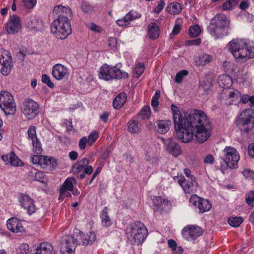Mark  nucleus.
Returning <instances> with one entry per match:
<instances>
[{
	"mask_svg": "<svg viewBox=\"0 0 254 254\" xmlns=\"http://www.w3.org/2000/svg\"><path fill=\"white\" fill-rule=\"evenodd\" d=\"M176 137L182 142L188 143L194 136L200 143L205 142L210 136L211 124L206 115L200 110L181 113L178 107L171 105Z\"/></svg>",
	"mask_w": 254,
	"mask_h": 254,
	"instance_id": "obj_1",
	"label": "nucleus"
},
{
	"mask_svg": "<svg viewBox=\"0 0 254 254\" xmlns=\"http://www.w3.org/2000/svg\"><path fill=\"white\" fill-rule=\"evenodd\" d=\"M228 48L237 62L244 63L254 58V47L243 40H233L229 42Z\"/></svg>",
	"mask_w": 254,
	"mask_h": 254,
	"instance_id": "obj_2",
	"label": "nucleus"
},
{
	"mask_svg": "<svg viewBox=\"0 0 254 254\" xmlns=\"http://www.w3.org/2000/svg\"><path fill=\"white\" fill-rule=\"evenodd\" d=\"M230 27V19L225 14L220 13L211 20L207 31L212 37L217 40L228 35Z\"/></svg>",
	"mask_w": 254,
	"mask_h": 254,
	"instance_id": "obj_3",
	"label": "nucleus"
},
{
	"mask_svg": "<svg viewBox=\"0 0 254 254\" xmlns=\"http://www.w3.org/2000/svg\"><path fill=\"white\" fill-rule=\"evenodd\" d=\"M126 234L133 245L141 244L148 235V231L144 224L140 221L130 224L126 229Z\"/></svg>",
	"mask_w": 254,
	"mask_h": 254,
	"instance_id": "obj_4",
	"label": "nucleus"
},
{
	"mask_svg": "<svg viewBox=\"0 0 254 254\" xmlns=\"http://www.w3.org/2000/svg\"><path fill=\"white\" fill-rule=\"evenodd\" d=\"M236 125L242 132L254 135V110L251 108L244 110L236 120Z\"/></svg>",
	"mask_w": 254,
	"mask_h": 254,
	"instance_id": "obj_5",
	"label": "nucleus"
},
{
	"mask_svg": "<svg viewBox=\"0 0 254 254\" xmlns=\"http://www.w3.org/2000/svg\"><path fill=\"white\" fill-rule=\"evenodd\" d=\"M52 33L60 39H65L72 32L71 26L68 18H57L51 25Z\"/></svg>",
	"mask_w": 254,
	"mask_h": 254,
	"instance_id": "obj_6",
	"label": "nucleus"
},
{
	"mask_svg": "<svg viewBox=\"0 0 254 254\" xmlns=\"http://www.w3.org/2000/svg\"><path fill=\"white\" fill-rule=\"evenodd\" d=\"M99 77L105 80L120 79L127 78L128 73L118 68L116 66H112L105 64L100 69Z\"/></svg>",
	"mask_w": 254,
	"mask_h": 254,
	"instance_id": "obj_7",
	"label": "nucleus"
},
{
	"mask_svg": "<svg viewBox=\"0 0 254 254\" xmlns=\"http://www.w3.org/2000/svg\"><path fill=\"white\" fill-rule=\"evenodd\" d=\"M0 108L6 115H14L16 106L12 95L9 92L2 91L0 93Z\"/></svg>",
	"mask_w": 254,
	"mask_h": 254,
	"instance_id": "obj_8",
	"label": "nucleus"
},
{
	"mask_svg": "<svg viewBox=\"0 0 254 254\" xmlns=\"http://www.w3.org/2000/svg\"><path fill=\"white\" fill-rule=\"evenodd\" d=\"M174 180L182 188L186 194H192L196 192L198 185L195 178H186L184 176H175Z\"/></svg>",
	"mask_w": 254,
	"mask_h": 254,
	"instance_id": "obj_9",
	"label": "nucleus"
},
{
	"mask_svg": "<svg viewBox=\"0 0 254 254\" xmlns=\"http://www.w3.org/2000/svg\"><path fill=\"white\" fill-rule=\"evenodd\" d=\"M22 111L28 119H33L39 114V105L31 99H26L22 104Z\"/></svg>",
	"mask_w": 254,
	"mask_h": 254,
	"instance_id": "obj_10",
	"label": "nucleus"
},
{
	"mask_svg": "<svg viewBox=\"0 0 254 254\" xmlns=\"http://www.w3.org/2000/svg\"><path fill=\"white\" fill-rule=\"evenodd\" d=\"M223 160L225 162L226 167L230 169L236 168L240 159L239 153L236 149L230 146L226 147L223 150Z\"/></svg>",
	"mask_w": 254,
	"mask_h": 254,
	"instance_id": "obj_11",
	"label": "nucleus"
},
{
	"mask_svg": "<svg viewBox=\"0 0 254 254\" xmlns=\"http://www.w3.org/2000/svg\"><path fill=\"white\" fill-rule=\"evenodd\" d=\"M12 60L10 53L2 49H0V72L3 75H8L11 71Z\"/></svg>",
	"mask_w": 254,
	"mask_h": 254,
	"instance_id": "obj_12",
	"label": "nucleus"
},
{
	"mask_svg": "<svg viewBox=\"0 0 254 254\" xmlns=\"http://www.w3.org/2000/svg\"><path fill=\"white\" fill-rule=\"evenodd\" d=\"M190 203L192 205L197 206L199 212L202 213L209 211L212 207L211 203L207 200L192 194L190 197Z\"/></svg>",
	"mask_w": 254,
	"mask_h": 254,
	"instance_id": "obj_13",
	"label": "nucleus"
},
{
	"mask_svg": "<svg viewBox=\"0 0 254 254\" xmlns=\"http://www.w3.org/2000/svg\"><path fill=\"white\" fill-rule=\"evenodd\" d=\"M18 200L20 206L27 211L29 215H31L36 211V207L34 200L28 194H19Z\"/></svg>",
	"mask_w": 254,
	"mask_h": 254,
	"instance_id": "obj_14",
	"label": "nucleus"
},
{
	"mask_svg": "<svg viewBox=\"0 0 254 254\" xmlns=\"http://www.w3.org/2000/svg\"><path fill=\"white\" fill-rule=\"evenodd\" d=\"M182 233L187 239L190 238L194 240L202 234V230L198 226L189 225L182 230Z\"/></svg>",
	"mask_w": 254,
	"mask_h": 254,
	"instance_id": "obj_15",
	"label": "nucleus"
},
{
	"mask_svg": "<svg viewBox=\"0 0 254 254\" xmlns=\"http://www.w3.org/2000/svg\"><path fill=\"white\" fill-rule=\"evenodd\" d=\"M76 239L72 236H67L61 247V254H73V250L77 246Z\"/></svg>",
	"mask_w": 254,
	"mask_h": 254,
	"instance_id": "obj_16",
	"label": "nucleus"
},
{
	"mask_svg": "<svg viewBox=\"0 0 254 254\" xmlns=\"http://www.w3.org/2000/svg\"><path fill=\"white\" fill-rule=\"evenodd\" d=\"M6 225L8 230L13 233H23L25 229L22 222L16 218H11L7 221Z\"/></svg>",
	"mask_w": 254,
	"mask_h": 254,
	"instance_id": "obj_17",
	"label": "nucleus"
},
{
	"mask_svg": "<svg viewBox=\"0 0 254 254\" xmlns=\"http://www.w3.org/2000/svg\"><path fill=\"white\" fill-rule=\"evenodd\" d=\"M225 103L228 105L236 104L239 102L241 94L237 90H229L225 91Z\"/></svg>",
	"mask_w": 254,
	"mask_h": 254,
	"instance_id": "obj_18",
	"label": "nucleus"
},
{
	"mask_svg": "<svg viewBox=\"0 0 254 254\" xmlns=\"http://www.w3.org/2000/svg\"><path fill=\"white\" fill-rule=\"evenodd\" d=\"M7 31L9 34L17 32L20 28V19L19 16L13 15L10 17L9 22L5 25Z\"/></svg>",
	"mask_w": 254,
	"mask_h": 254,
	"instance_id": "obj_19",
	"label": "nucleus"
},
{
	"mask_svg": "<svg viewBox=\"0 0 254 254\" xmlns=\"http://www.w3.org/2000/svg\"><path fill=\"white\" fill-rule=\"evenodd\" d=\"M53 14L56 15L58 18H68L72 16V11L68 6L58 5L54 7Z\"/></svg>",
	"mask_w": 254,
	"mask_h": 254,
	"instance_id": "obj_20",
	"label": "nucleus"
},
{
	"mask_svg": "<svg viewBox=\"0 0 254 254\" xmlns=\"http://www.w3.org/2000/svg\"><path fill=\"white\" fill-rule=\"evenodd\" d=\"M153 206L160 212L164 211L171 205V202L161 196H156L153 199Z\"/></svg>",
	"mask_w": 254,
	"mask_h": 254,
	"instance_id": "obj_21",
	"label": "nucleus"
},
{
	"mask_svg": "<svg viewBox=\"0 0 254 254\" xmlns=\"http://www.w3.org/2000/svg\"><path fill=\"white\" fill-rule=\"evenodd\" d=\"M67 73L68 69L61 64H56L53 68V76L57 80L63 79Z\"/></svg>",
	"mask_w": 254,
	"mask_h": 254,
	"instance_id": "obj_22",
	"label": "nucleus"
},
{
	"mask_svg": "<svg viewBox=\"0 0 254 254\" xmlns=\"http://www.w3.org/2000/svg\"><path fill=\"white\" fill-rule=\"evenodd\" d=\"M1 158L3 161L13 166H21L23 165L22 162L13 151L8 154L2 155Z\"/></svg>",
	"mask_w": 254,
	"mask_h": 254,
	"instance_id": "obj_23",
	"label": "nucleus"
},
{
	"mask_svg": "<svg viewBox=\"0 0 254 254\" xmlns=\"http://www.w3.org/2000/svg\"><path fill=\"white\" fill-rule=\"evenodd\" d=\"M171 125L170 120H160L156 121L155 127L158 133L165 134L169 130Z\"/></svg>",
	"mask_w": 254,
	"mask_h": 254,
	"instance_id": "obj_24",
	"label": "nucleus"
},
{
	"mask_svg": "<svg viewBox=\"0 0 254 254\" xmlns=\"http://www.w3.org/2000/svg\"><path fill=\"white\" fill-rule=\"evenodd\" d=\"M33 254H55V253L50 244L43 242L37 246Z\"/></svg>",
	"mask_w": 254,
	"mask_h": 254,
	"instance_id": "obj_25",
	"label": "nucleus"
},
{
	"mask_svg": "<svg viewBox=\"0 0 254 254\" xmlns=\"http://www.w3.org/2000/svg\"><path fill=\"white\" fill-rule=\"evenodd\" d=\"M78 236L83 245H92L96 239V235L94 232H90L85 235L80 231Z\"/></svg>",
	"mask_w": 254,
	"mask_h": 254,
	"instance_id": "obj_26",
	"label": "nucleus"
},
{
	"mask_svg": "<svg viewBox=\"0 0 254 254\" xmlns=\"http://www.w3.org/2000/svg\"><path fill=\"white\" fill-rule=\"evenodd\" d=\"M167 146L168 151L175 157H177L182 153V150L179 145L174 141L172 138H170Z\"/></svg>",
	"mask_w": 254,
	"mask_h": 254,
	"instance_id": "obj_27",
	"label": "nucleus"
},
{
	"mask_svg": "<svg viewBox=\"0 0 254 254\" xmlns=\"http://www.w3.org/2000/svg\"><path fill=\"white\" fill-rule=\"evenodd\" d=\"M89 161L86 158H83L78 161L72 167V171L74 174H78L84 171L85 167L88 165Z\"/></svg>",
	"mask_w": 254,
	"mask_h": 254,
	"instance_id": "obj_28",
	"label": "nucleus"
},
{
	"mask_svg": "<svg viewBox=\"0 0 254 254\" xmlns=\"http://www.w3.org/2000/svg\"><path fill=\"white\" fill-rule=\"evenodd\" d=\"M183 9L182 4L177 1L169 3L166 7V11L172 15H177L181 13Z\"/></svg>",
	"mask_w": 254,
	"mask_h": 254,
	"instance_id": "obj_29",
	"label": "nucleus"
},
{
	"mask_svg": "<svg viewBox=\"0 0 254 254\" xmlns=\"http://www.w3.org/2000/svg\"><path fill=\"white\" fill-rule=\"evenodd\" d=\"M148 34L149 37L152 39H156L159 36V27L155 22L151 23L148 26Z\"/></svg>",
	"mask_w": 254,
	"mask_h": 254,
	"instance_id": "obj_30",
	"label": "nucleus"
},
{
	"mask_svg": "<svg viewBox=\"0 0 254 254\" xmlns=\"http://www.w3.org/2000/svg\"><path fill=\"white\" fill-rule=\"evenodd\" d=\"M127 99V94L125 92H122L118 94L114 99L113 105L114 108L116 109H120L125 103Z\"/></svg>",
	"mask_w": 254,
	"mask_h": 254,
	"instance_id": "obj_31",
	"label": "nucleus"
},
{
	"mask_svg": "<svg viewBox=\"0 0 254 254\" xmlns=\"http://www.w3.org/2000/svg\"><path fill=\"white\" fill-rule=\"evenodd\" d=\"M232 79L227 74H222L219 76L218 84L223 88H229L232 85Z\"/></svg>",
	"mask_w": 254,
	"mask_h": 254,
	"instance_id": "obj_32",
	"label": "nucleus"
},
{
	"mask_svg": "<svg viewBox=\"0 0 254 254\" xmlns=\"http://www.w3.org/2000/svg\"><path fill=\"white\" fill-rule=\"evenodd\" d=\"M212 60V57L207 54H203L198 56L196 60L197 64L199 65L204 66L206 64L211 62Z\"/></svg>",
	"mask_w": 254,
	"mask_h": 254,
	"instance_id": "obj_33",
	"label": "nucleus"
},
{
	"mask_svg": "<svg viewBox=\"0 0 254 254\" xmlns=\"http://www.w3.org/2000/svg\"><path fill=\"white\" fill-rule=\"evenodd\" d=\"M101 218L102 224L104 226L109 227L112 225V221L108 216V208L107 207L104 208L101 215Z\"/></svg>",
	"mask_w": 254,
	"mask_h": 254,
	"instance_id": "obj_34",
	"label": "nucleus"
},
{
	"mask_svg": "<svg viewBox=\"0 0 254 254\" xmlns=\"http://www.w3.org/2000/svg\"><path fill=\"white\" fill-rule=\"evenodd\" d=\"M128 125V129L131 133H137L139 132L140 127L136 120L131 119L129 121Z\"/></svg>",
	"mask_w": 254,
	"mask_h": 254,
	"instance_id": "obj_35",
	"label": "nucleus"
},
{
	"mask_svg": "<svg viewBox=\"0 0 254 254\" xmlns=\"http://www.w3.org/2000/svg\"><path fill=\"white\" fill-rule=\"evenodd\" d=\"M42 167L45 168V166H49L50 169H53L57 165V161L53 158L48 156H45L43 159Z\"/></svg>",
	"mask_w": 254,
	"mask_h": 254,
	"instance_id": "obj_36",
	"label": "nucleus"
},
{
	"mask_svg": "<svg viewBox=\"0 0 254 254\" xmlns=\"http://www.w3.org/2000/svg\"><path fill=\"white\" fill-rule=\"evenodd\" d=\"M242 217H230L227 220L228 223L233 227H238L243 222Z\"/></svg>",
	"mask_w": 254,
	"mask_h": 254,
	"instance_id": "obj_37",
	"label": "nucleus"
},
{
	"mask_svg": "<svg viewBox=\"0 0 254 254\" xmlns=\"http://www.w3.org/2000/svg\"><path fill=\"white\" fill-rule=\"evenodd\" d=\"M76 182V179L74 177H69L65 180L64 183L61 187V188L68 190L69 191L72 190L73 184Z\"/></svg>",
	"mask_w": 254,
	"mask_h": 254,
	"instance_id": "obj_38",
	"label": "nucleus"
},
{
	"mask_svg": "<svg viewBox=\"0 0 254 254\" xmlns=\"http://www.w3.org/2000/svg\"><path fill=\"white\" fill-rule=\"evenodd\" d=\"M137 115L142 120L148 119L150 116V107L149 106H144Z\"/></svg>",
	"mask_w": 254,
	"mask_h": 254,
	"instance_id": "obj_39",
	"label": "nucleus"
},
{
	"mask_svg": "<svg viewBox=\"0 0 254 254\" xmlns=\"http://www.w3.org/2000/svg\"><path fill=\"white\" fill-rule=\"evenodd\" d=\"M237 4V0H227L222 4L224 10H232Z\"/></svg>",
	"mask_w": 254,
	"mask_h": 254,
	"instance_id": "obj_40",
	"label": "nucleus"
},
{
	"mask_svg": "<svg viewBox=\"0 0 254 254\" xmlns=\"http://www.w3.org/2000/svg\"><path fill=\"white\" fill-rule=\"evenodd\" d=\"M160 91L159 90H157L155 91L154 95L153 96L151 100V106L154 109V110L157 112V107L159 105L158 99L160 98Z\"/></svg>",
	"mask_w": 254,
	"mask_h": 254,
	"instance_id": "obj_41",
	"label": "nucleus"
},
{
	"mask_svg": "<svg viewBox=\"0 0 254 254\" xmlns=\"http://www.w3.org/2000/svg\"><path fill=\"white\" fill-rule=\"evenodd\" d=\"M201 30L198 25H194L190 27L189 29V35L191 37H196L201 33Z\"/></svg>",
	"mask_w": 254,
	"mask_h": 254,
	"instance_id": "obj_42",
	"label": "nucleus"
},
{
	"mask_svg": "<svg viewBox=\"0 0 254 254\" xmlns=\"http://www.w3.org/2000/svg\"><path fill=\"white\" fill-rule=\"evenodd\" d=\"M34 181H39L43 184H46L48 182V179L42 171H37L36 170L34 178Z\"/></svg>",
	"mask_w": 254,
	"mask_h": 254,
	"instance_id": "obj_43",
	"label": "nucleus"
},
{
	"mask_svg": "<svg viewBox=\"0 0 254 254\" xmlns=\"http://www.w3.org/2000/svg\"><path fill=\"white\" fill-rule=\"evenodd\" d=\"M144 71V64L143 63H138L134 69V73L136 74V77L139 78Z\"/></svg>",
	"mask_w": 254,
	"mask_h": 254,
	"instance_id": "obj_44",
	"label": "nucleus"
},
{
	"mask_svg": "<svg viewBox=\"0 0 254 254\" xmlns=\"http://www.w3.org/2000/svg\"><path fill=\"white\" fill-rule=\"evenodd\" d=\"M189 72L187 70H182L178 72L175 77V82L177 83H182L185 76L188 74Z\"/></svg>",
	"mask_w": 254,
	"mask_h": 254,
	"instance_id": "obj_45",
	"label": "nucleus"
},
{
	"mask_svg": "<svg viewBox=\"0 0 254 254\" xmlns=\"http://www.w3.org/2000/svg\"><path fill=\"white\" fill-rule=\"evenodd\" d=\"M99 135L97 131H92L89 135L87 138L88 144L92 146L98 138Z\"/></svg>",
	"mask_w": 254,
	"mask_h": 254,
	"instance_id": "obj_46",
	"label": "nucleus"
},
{
	"mask_svg": "<svg viewBox=\"0 0 254 254\" xmlns=\"http://www.w3.org/2000/svg\"><path fill=\"white\" fill-rule=\"evenodd\" d=\"M27 133L28 138L31 140H35L37 139L36 132V127L35 126H30L28 128Z\"/></svg>",
	"mask_w": 254,
	"mask_h": 254,
	"instance_id": "obj_47",
	"label": "nucleus"
},
{
	"mask_svg": "<svg viewBox=\"0 0 254 254\" xmlns=\"http://www.w3.org/2000/svg\"><path fill=\"white\" fill-rule=\"evenodd\" d=\"M29 250V245L26 244H22L17 249V254H27Z\"/></svg>",
	"mask_w": 254,
	"mask_h": 254,
	"instance_id": "obj_48",
	"label": "nucleus"
},
{
	"mask_svg": "<svg viewBox=\"0 0 254 254\" xmlns=\"http://www.w3.org/2000/svg\"><path fill=\"white\" fill-rule=\"evenodd\" d=\"M81 8L84 12L86 13L91 12L94 9V7L92 5H91L89 3L85 1H83L82 2Z\"/></svg>",
	"mask_w": 254,
	"mask_h": 254,
	"instance_id": "obj_49",
	"label": "nucleus"
},
{
	"mask_svg": "<svg viewBox=\"0 0 254 254\" xmlns=\"http://www.w3.org/2000/svg\"><path fill=\"white\" fill-rule=\"evenodd\" d=\"M32 141L33 144V151L37 154L41 153V151L42 150L41 145L40 142L39 141L38 138L35 140Z\"/></svg>",
	"mask_w": 254,
	"mask_h": 254,
	"instance_id": "obj_50",
	"label": "nucleus"
},
{
	"mask_svg": "<svg viewBox=\"0 0 254 254\" xmlns=\"http://www.w3.org/2000/svg\"><path fill=\"white\" fill-rule=\"evenodd\" d=\"M44 156L35 155L32 158V162L33 164L36 165H40L42 166V163L43 162V159Z\"/></svg>",
	"mask_w": 254,
	"mask_h": 254,
	"instance_id": "obj_51",
	"label": "nucleus"
},
{
	"mask_svg": "<svg viewBox=\"0 0 254 254\" xmlns=\"http://www.w3.org/2000/svg\"><path fill=\"white\" fill-rule=\"evenodd\" d=\"M87 27L90 30L97 33H100L102 30L100 26L96 25V24L93 22L89 23L87 25Z\"/></svg>",
	"mask_w": 254,
	"mask_h": 254,
	"instance_id": "obj_52",
	"label": "nucleus"
},
{
	"mask_svg": "<svg viewBox=\"0 0 254 254\" xmlns=\"http://www.w3.org/2000/svg\"><path fill=\"white\" fill-rule=\"evenodd\" d=\"M42 81L43 83L47 84L50 88H53L54 86V84L51 82L50 77L46 74H43L42 76Z\"/></svg>",
	"mask_w": 254,
	"mask_h": 254,
	"instance_id": "obj_53",
	"label": "nucleus"
},
{
	"mask_svg": "<svg viewBox=\"0 0 254 254\" xmlns=\"http://www.w3.org/2000/svg\"><path fill=\"white\" fill-rule=\"evenodd\" d=\"M254 200V191L251 190L246 195V201L247 204L250 205Z\"/></svg>",
	"mask_w": 254,
	"mask_h": 254,
	"instance_id": "obj_54",
	"label": "nucleus"
},
{
	"mask_svg": "<svg viewBox=\"0 0 254 254\" xmlns=\"http://www.w3.org/2000/svg\"><path fill=\"white\" fill-rule=\"evenodd\" d=\"M165 4L164 1L163 0H160L158 2L157 5L154 9L153 11L156 13H160L164 7Z\"/></svg>",
	"mask_w": 254,
	"mask_h": 254,
	"instance_id": "obj_55",
	"label": "nucleus"
},
{
	"mask_svg": "<svg viewBox=\"0 0 254 254\" xmlns=\"http://www.w3.org/2000/svg\"><path fill=\"white\" fill-rule=\"evenodd\" d=\"M69 190H68L64 189L63 188H61L60 189V198H64L65 197H70L71 194L69 192Z\"/></svg>",
	"mask_w": 254,
	"mask_h": 254,
	"instance_id": "obj_56",
	"label": "nucleus"
},
{
	"mask_svg": "<svg viewBox=\"0 0 254 254\" xmlns=\"http://www.w3.org/2000/svg\"><path fill=\"white\" fill-rule=\"evenodd\" d=\"M243 175L249 179H254V172L252 170L246 169L242 172Z\"/></svg>",
	"mask_w": 254,
	"mask_h": 254,
	"instance_id": "obj_57",
	"label": "nucleus"
},
{
	"mask_svg": "<svg viewBox=\"0 0 254 254\" xmlns=\"http://www.w3.org/2000/svg\"><path fill=\"white\" fill-rule=\"evenodd\" d=\"M24 5L28 8H32L36 4V0H23Z\"/></svg>",
	"mask_w": 254,
	"mask_h": 254,
	"instance_id": "obj_58",
	"label": "nucleus"
},
{
	"mask_svg": "<svg viewBox=\"0 0 254 254\" xmlns=\"http://www.w3.org/2000/svg\"><path fill=\"white\" fill-rule=\"evenodd\" d=\"M203 161L206 164H213L215 162V159L212 155L208 154L204 157Z\"/></svg>",
	"mask_w": 254,
	"mask_h": 254,
	"instance_id": "obj_59",
	"label": "nucleus"
},
{
	"mask_svg": "<svg viewBox=\"0 0 254 254\" xmlns=\"http://www.w3.org/2000/svg\"><path fill=\"white\" fill-rule=\"evenodd\" d=\"M88 144L87 138L86 137H82L79 141V147L81 150L85 148L86 144Z\"/></svg>",
	"mask_w": 254,
	"mask_h": 254,
	"instance_id": "obj_60",
	"label": "nucleus"
},
{
	"mask_svg": "<svg viewBox=\"0 0 254 254\" xmlns=\"http://www.w3.org/2000/svg\"><path fill=\"white\" fill-rule=\"evenodd\" d=\"M201 42V40L200 38H197L192 40H188L186 42V45L187 46L190 45H199Z\"/></svg>",
	"mask_w": 254,
	"mask_h": 254,
	"instance_id": "obj_61",
	"label": "nucleus"
},
{
	"mask_svg": "<svg viewBox=\"0 0 254 254\" xmlns=\"http://www.w3.org/2000/svg\"><path fill=\"white\" fill-rule=\"evenodd\" d=\"M181 25L179 23H176L175 25L174 26L173 31H172V34L173 35H176L178 34L181 30Z\"/></svg>",
	"mask_w": 254,
	"mask_h": 254,
	"instance_id": "obj_62",
	"label": "nucleus"
},
{
	"mask_svg": "<svg viewBox=\"0 0 254 254\" xmlns=\"http://www.w3.org/2000/svg\"><path fill=\"white\" fill-rule=\"evenodd\" d=\"M93 168L90 166L87 165L84 169V172L85 174L90 175L93 172Z\"/></svg>",
	"mask_w": 254,
	"mask_h": 254,
	"instance_id": "obj_63",
	"label": "nucleus"
},
{
	"mask_svg": "<svg viewBox=\"0 0 254 254\" xmlns=\"http://www.w3.org/2000/svg\"><path fill=\"white\" fill-rule=\"evenodd\" d=\"M248 152L250 156L254 158V144L252 143L249 145Z\"/></svg>",
	"mask_w": 254,
	"mask_h": 254,
	"instance_id": "obj_64",
	"label": "nucleus"
}]
</instances>
